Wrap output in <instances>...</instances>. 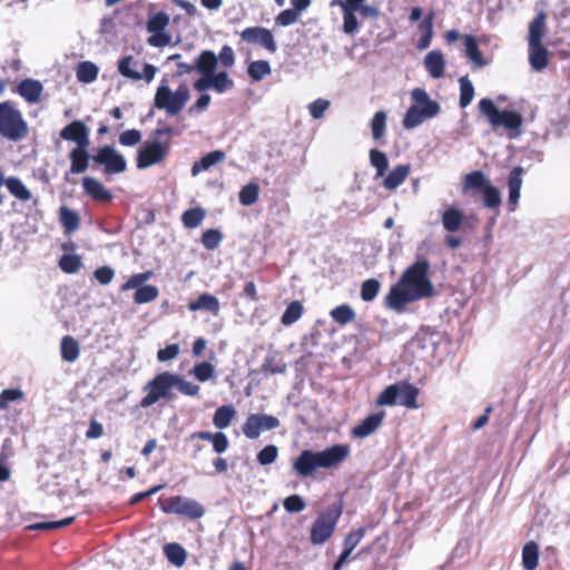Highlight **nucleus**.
Here are the masks:
<instances>
[{
	"mask_svg": "<svg viewBox=\"0 0 570 570\" xmlns=\"http://www.w3.org/2000/svg\"><path fill=\"white\" fill-rule=\"evenodd\" d=\"M98 71L99 69L95 63L90 61L81 62L77 69V79L80 82L90 83L97 79Z\"/></svg>",
	"mask_w": 570,
	"mask_h": 570,
	"instance_id": "39",
	"label": "nucleus"
},
{
	"mask_svg": "<svg viewBox=\"0 0 570 570\" xmlns=\"http://www.w3.org/2000/svg\"><path fill=\"white\" fill-rule=\"evenodd\" d=\"M205 218V212L202 208H191L183 214V223L187 228H195L202 224Z\"/></svg>",
	"mask_w": 570,
	"mask_h": 570,
	"instance_id": "50",
	"label": "nucleus"
},
{
	"mask_svg": "<svg viewBox=\"0 0 570 570\" xmlns=\"http://www.w3.org/2000/svg\"><path fill=\"white\" fill-rule=\"evenodd\" d=\"M190 99V90L183 83L177 89H171L167 78L160 80L154 97V107L165 111L168 116H177L186 107Z\"/></svg>",
	"mask_w": 570,
	"mask_h": 570,
	"instance_id": "3",
	"label": "nucleus"
},
{
	"mask_svg": "<svg viewBox=\"0 0 570 570\" xmlns=\"http://www.w3.org/2000/svg\"><path fill=\"white\" fill-rule=\"evenodd\" d=\"M222 233L217 229H207L202 236V244L209 250L216 249L222 242Z\"/></svg>",
	"mask_w": 570,
	"mask_h": 570,
	"instance_id": "56",
	"label": "nucleus"
},
{
	"mask_svg": "<svg viewBox=\"0 0 570 570\" xmlns=\"http://www.w3.org/2000/svg\"><path fill=\"white\" fill-rule=\"evenodd\" d=\"M419 391L416 387L406 384V383H399L397 384V404L415 409L416 407V397H417Z\"/></svg>",
	"mask_w": 570,
	"mask_h": 570,
	"instance_id": "27",
	"label": "nucleus"
},
{
	"mask_svg": "<svg viewBox=\"0 0 570 570\" xmlns=\"http://www.w3.org/2000/svg\"><path fill=\"white\" fill-rule=\"evenodd\" d=\"M73 520H75L73 517H69V518L62 519L60 521H48V522L35 523V524L29 525L28 528L30 530H55V529H59V528L67 527V525L71 524L73 522Z\"/></svg>",
	"mask_w": 570,
	"mask_h": 570,
	"instance_id": "59",
	"label": "nucleus"
},
{
	"mask_svg": "<svg viewBox=\"0 0 570 570\" xmlns=\"http://www.w3.org/2000/svg\"><path fill=\"white\" fill-rule=\"evenodd\" d=\"M523 173V168L518 166L512 169L508 178L509 203L511 205V212H513L517 208L520 198Z\"/></svg>",
	"mask_w": 570,
	"mask_h": 570,
	"instance_id": "19",
	"label": "nucleus"
},
{
	"mask_svg": "<svg viewBox=\"0 0 570 570\" xmlns=\"http://www.w3.org/2000/svg\"><path fill=\"white\" fill-rule=\"evenodd\" d=\"M151 272L138 273L129 277V279L121 286L122 291H130L145 286L144 284L151 277Z\"/></svg>",
	"mask_w": 570,
	"mask_h": 570,
	"instance_id": "58",
	"label": "nucleus"
},
{
	"mask_svg": "<svg viewBox=\"0 0 570 570\" xmlns=\"http://www.w3.org/2000/svg\"><path fill=\"white\" fill-rule=\"evenodd\" d=\"M167 154V147L160 142L146 144L138 154L137 166L138 168H147L158 164L164 159Z\"/></svg>",
	"mask_w": 570,
	"mask_h": 570,
	"instance_id": "15",
	"label": "nucleus"
},
{
	"mask_svg": "<svg viewBox=\"0 0 570 570\" xmlns=\"http://www.w3.org/2000/svg\"><path fill=\"white\" fill-rule=\"evenodd\" d=\"M89 146L75 147L71 149L69 157L71 161L70 173L81 174L89 165V154L87 151Z\"/></svg>",
	"mask_w": 570,
	"mask_h": 570,
	"instance_id": "25",
	"label": "nucleus"
},
{
	"mask_svg": "<svg viewBox=\"0 0 570 570\" xmlns=\"http://www.w3.org/2000/svg\"><path fill=\"white\" fill-rule=\"evenodd\" d=\"M271 72V65L266 60H256L248 66V75L255 81L263 80L265 77L269 76Z\"/></svg>",
	"mask_w": 570,
	"mask_h": 570,
	"instance_id": "40",
	"label": "nucleus"
},
{
	"mask_svg": "<svg viewBox=\"0 0 570 570\" xmlns=\"http://www.w3.org/2000/svg\"><path fill=\"white\" fill-rule=\"evenodd\" d=\"M483 193V203L488 208H498L501 204V194L498 188L492 186H484Z\"/></svg>",
	"mask_w": 570,
	"mask_h": 570,
	"instance_id": "51",
	"label": "nucleus"
},
{
	"mask_svg": "<svg viewBox=\"0 0 570 570\" xmlns=\"http://www.w3.org/2000/svg\"><path fill=\"white\" fill-rule=\"evenodd\" d=\"M539 562V547L535 542L529 541L522 549V566L525 570H534Z\"/></svg>",
	"mask_w": 570,
	"mask_h": 570,
	"instance_id": "34",
	"label": "nucleus"
},
{
	"mask_svg": "<svg viewBox=\"0 0 570 570\" xmlns=\"http://www.w3.org/2000/svg\"><path fill=\"white\" fill-rule=\"evenodd\" d=\"M479 110L484 115L493 129L503 128L509 131L510 138H515L521 134L523 117L513 110H500L489 98H482L479 101Z\"/></svg>",
	"mask_w": 570,
	"mask_h": 570,
	"instance_id": "4",
	"label": "nucleus"
},
{
	"mask_svg": "<svg viewBox=\"0 0 570 570\" xmlns=\"http://www.w3.org/2000/svg\"><path fill=\"white\" fill-rule=\"evenodd\" d=\"M331 102L327 99L318 98L308 104L307 109L313 119H322L330 108Z\"/></svg>",
	"mask_w": 570,
	"mask_h": 570,
	"instance_id": "53",
	"label": "nucleus"
},
{
	"mask_svg": "<svg viewBox=\"0 0 570 570\" xmlns=\"http://www.w3.org/2000/svg\"><path fill=\"white\" fill-rule=\"evenodd\" d=\"M283 505H284L285 510L289 513H297V512L303 511L306 508L304 500L302 499V497H299L297 494L287 497L284 500Z\"/></svg>",
	"mask_w": 570,
	"mask_h": 570,
	"instance_id": "60",
	"label": "nucleus"
},
{
	"mask_svg": "<svg viewBox=\"0 0 570 570\" xmlns=\"http://www.w3.org/2000/svg\"><path fill=\"white\" fill-rule=\"evenodd\" d=\"M24 393L20 389H6L0 393V411L7 410L12 402L22 401Z\"/></svg>",
	"mask_w": 570,
	"mask_h": 570,
	"instance_id": "49",
	"label": "nucleus"
},
{
	"mask_svg": "<svg viewBox=\"0 0 570 570\" xmlns=\"http://www.w3.org/2000/svg\"><path fill=\"white\" fill-rule=\"evenodd\" d=\"M8 190L18 199L28 202L31 199L32 194L27 186L17 177H9L6 180Z\"/></svg>",
	"mask_w": 570,
	"mask_h": 570,
	"instance_id": "35",
	"label": "nucleus"
},
{
	"mask_svg": "<svg viewBox=\"0 0 570 570\" xmlns=\"http://www.w3.org/2000/svg\"><path fill=\"white\" fill-rule=\"evenodd\" d=\"M413 105L407 109L403 127L405 129H414L419 127L424 120L433 118L440 111V106L436 101L430 99L428 92L422 88H415L411 92Z\"/></svg>",
	"mask_w": 570,
	"mask_h": 570,
	"instance_id": "5",
	"label": "nucleus"
},
{
	"mask_svg": "<svg viewBox=\"0 0 570 570\" xmlns=\"http://www.w3.org/2000/svg\"><path fill=\"white\" fill-rule=\"evenodd\" d=\"M279 420L268 414H250L243 425V433L246 438L257 439L263 432L277 429Z\"/></svg>",
	"mask_w": 570,
	"mask_h": 570,
	"instance_id": "12",
	"label": "nucleus"
},
{
	"mask_svg": "<svg viewBox=\"0 0 570 570\" xmlns=\"http://www.w3.org/2000/svg\"><path fill=\"white\" fill-rule=\"evenodd\" d=\"M489 185L490 183L485 179L481 171H473L465 177L466 188H481L483 190L484 186Z\"/></svg>",
	"mask_w": 570,
	"mask_h": 570,
	"instance_id": "62",
	"label": "nucleus"
},
{
	"mask_svg": "<svg viewBox=\"0 0 570 570\" xmlns=\"http://www.w3.org/2000/svg\"><path fill=\"white\" fill-rule=\"evenodd\" d=\"M165 554L169 562L176 567H181L186 561V551L178 543H168L164 547Z\"/></svg>",
	"mask_w": 570,
	"mask_h": 570,
	"instance_id": "38",
	"label": "nucleus"
},
{
	"mask_svg": "<svg viewBox=\"0 0 570 570\" xmlns=\"http://www.w3.org/2000/svg\"><path fill=\"white\" fill-rule=\"evenodd\" d=\"M546 35V14L539 13L529 27V46L542 45Z\"/></svg>",
	"mask_w": 570,
	"mask_h": 570,
	"instance_id": "29",
	"label": "nucleus"
},
{
	"mask_svg": "<svg viewBox=\"0 0 570 570\" xmlns=\"http://www.w3.org/2000/svg\"><path fill=\"white\" fill-rule=\"evenodd\" d=\"M137 66L138 61L135 60L132 56H127L119 60L118 71L126 78L132 80H145L147 83H150L155 79L158 68L151 63H145L142 72H139L136 70Z\"/></svg>",
	"mask_w": 570,
	"mask_h": 570,
	"instance_id": "11",
	"label": "nucleus"
},
{
	"mask_svg": "<svg viewBox=\"0 0 570 570\" xmlns=\"http://www.w3.org/2000/svg\"><path fill=\"white\" fill-rule=\"evenodd\" d=\"M235 415L236 410L233 405L219 406L214 413L213 423L217 429H227L230 425Z\"/></svg>",
	"mask_w": 570,
	"mask_h": 570,
	"instance_id": "32",
	"label": "nucleus"
},
{
	"mask_svg": "<svg viewBox=\"0 0 570 570\" xmlns=\"http://www.w3.org/2000/svg\"><path fill=\"white\" fill-rule=\"evenodd\" d=\"M226 155L222 150H214L205 155L199 161H196L191 167V175L197 176L203 170H208L214 165L223 161Z\"/></svg>",
	"mask_w": 570,
	"mask_h": 570,
	"instance_id": "28",
	"label": "nucleus"
},
{
	"mask_svg": "<svg viewBox=\"0 0 570 570\" xmlns=\"http://www.w3.org/2000/svg\"><path fill=\"white\" fill-rule=\"evenodd\" d=\"M370 163L373 167L376 169V178L383 177L387 167H389V160L386 155L383 151H380L377 149H371L370 150Z\"/></svg>",
	"mask_w": 570,
	"mask_h": 570,
	"instance_id": "43",
	"label": "nucleus"
},
{
	"mask_svg": "<svg viewBox=\"0 0 570 570\" xmlns=\"http://www.w3.org/2000/svg\"><path fill=\"white\" fill-rule=\"evenodd\" d=\"M218 65L217 55L212 50H204L196 59L195 67L200 75L212 76Z\"/></svg>",
	"mask_w": 570,
	"mask_h": 570,
	"instance_id": "26",
	"label": "nucleus"
},
{
	"mask_svg": "<svg viewBox=\"0 0 570 570\" xmlns=\"http://www.w3.org/2000/svg\"><path fill=\"white\" fill-rule=\"evenodd\" d=\"M215 373V367L208 362H202L194 366L191 370V374L199 381L206 382L210 377H213Z\"/></svg>",
	"mask_w": 570,
	"mask_h": 570,
	"instance_id": "54",
	"label": "nucleus"
},
{
	"mask_svg": "<svg viewBox=\"0 0 570 570\" xmlns=\"http://www.w3.org/2000/svg\"><path fill=\"white\" fill-rule=\"evenodd\" d=\"M212 89L217 94H224L234 88V81L226 71L215 72L210 76Z\"/></svg>",
	"mask_w": 570,
	"mask_h": 570,
	"instance_id": "37",
	"label": "nucleus"
},
{
	"mask_svg": "<svg viewBox=\"0 0 570 570\" xmlns=\"http://www.w3.org/2000/svg\"><path fill=\"white\" fill-rule=\"evenodd\" d=\"M158 505L164 513L179 514L191 520L205 514V508L197 500L183 495L159 499Z\"/></svg>",
	"mask_w": 570,
	"mask_h": 570,
	"instance_id": "8",
	"label": "nucleus"
},
{
	"mask_svg": "<svg viewBox=\"0 0 570 570\" xmlns=\"http://www.w3.org/2000/svg\"><path fill=\"white\" fill-rule=\"evenodd\" d=\"M63 140L76 142V147L89 146L88 128L79 120H75L60 131Z\"/></svg>",
	"mask_w": 570,
	"mask_h": 570,
	"instance_id": "16",
	"label": "nucleus"
},
{
	"mask_svg": "<svg viewBox=\"0 0 570 570\" xmlns=\"http://www.w3.org/2000/svg\"><path fill=\"white\" fill-rule=\"evenodd\" d=\"M28 132V125L21 112L10 102L0 104V135L8 140H21Z\"/></svg>",
	"mask_w": 570,
	"mask_h": 570,
	"instance_id": "6",
	"label": "nucleus"
},
{
	"mask_svg": "<svg viewBox=\"0 0 570 570\" xmlns=\"http://www.w3.org/2000/svg\"><path fill=\"white\" fill-rule=\"evenodd\" d=\"M278 455V450L275 445L265 446L257 455V460L262 465L273 463Z\"/></svg>",
	"mask_w": 570,
	"mask_h": 570,
	"instance_id": "64",
	"label": "nucleus"
},
{
	"mask_svg": "<svg viewBox=\"0 0 570 570\" xmlns=\"http://www.w3.org/2000/svg\"><path fill=\"white\" fill-rule=\"evenodd\" d=\"M529 61L533 70L541 71L548 65V50L542 45L529 46Z\"/></svg>",
	"mask_w": 570,
	"mask_h": 570,
	"instance_id": "30",
	"label": "nucleus"
},
{
	"mask_svg": "<svg viewBox=\"0 0 570 570\" xmlns=\"http://www.w3.org/2000/svg\"><path fill=\"white\" fill-rule=\"evenodd\" d=\"M380 287H381V284L377 279H375V278L366 279L362 284V287H361V298L364 302L373 301L376 297V295L380 291Z\"/></svg>",
	"mask_w": 570,
	"mask_h": 570,
	"instance_id": "52",
	"label": "nucleus"
},
{
	"mask_svg": "<svg viewBox=\"0 0 570 570\" xmlns=\"http://www.w3.org/2000/svg\"><path fill=\"white\" fill-rule=\"evenodd\" d=\"M60 222L66 230V233H72L73 230H76L79 226V217L78 215L67 208V207H61L60 209Z\"/></svg>",
	"mask_w": 570,
	"mask_h": 570,
	"instance_id": "46",
	"label": "nucleus"
},
{
	"mask_svg": "<svg viewBox=\"0 0 570 570\" xmlns=\"http://www.w3.org/2000/svg\"><path fill=\"white\" fill-rule=\"evenodd\" d=\"M147 42L151 47L161 48L171 42V36L167 31L150 32Z\"/></svg>",
	"mask_w": 570,
	"mask_h": 570,
	"instance_id": "63",
	"label": "nucleus"
},
{
	"mask_svg": "<svg viewBox=\"0 0 570 570\" xmlns=\"http://www.w3.org/2000/svg\"><path fill=\"white\" fill-rule=\"evenodd\" d=\"M59 266L66 273H76L81 266V259L78 255L66 254L60 258Z\"/></svg>",
	"mask_w": 570,
	"mask_h": 570,
	"instance_id": "57",
	"label": "nucleus"
},
{
	"mask_svg": "<svg viewBox=\"0 0 570 570\" xmlns=\"http://www.w3.org/2000/svg\"><path fill=\"white\" fill-rule=\"evenodd\" d=\"M459 82H460V106H461V108H465L473 100L474 87L466 76L461 77Z\"/></svg>",
	"mask_w": 570,
	"mask_h": 570,
	"instance_id": "45",
	"label": "nucleus"
},
{
	"mask_svg": "<svg viewBox=\"0 0 570 570\" xmlns=\"http://www.w3.org/2000/svg\"><path fill=\"white\" fill-rule=\"evenodd\" d=\"M397 384L387 386L377 397L379 405H393L397 404Z\"/></svg>",
	"mask_w": 570,
	"mask_h": 570,
	"instance_id": "61",
	"label": "nucleus"
},
{
	"mask_svg": "<svg viewBox=\"0 0 570 570\" xmlns=\"http://www.w3.org/2000/svg\"><path fill=\"white\" fill-rule=\"evenodd\" d=\"M386 112L377 111L371 120V131L374 140H380L384 137L386 131Z\"/></svg>",
	"mask_w": 570,
	"mask_h": 570,
	"instance_id": "41",
	"label": "nucleus"
},
{
	"mask_svg": "<svg viewBox=\"0 0 570 570\" xmlns=\"http://www.w3.org/2000/svg\"><path fill=\"white\" fill-rule=\"evenodd\" d=\"M82 187L85 193L96 200L109 202L112 198L110 190L94 177H85Z\"/></svg>",
	"mask_w": 570,
	"mask_h": 570,
	"instance_id": "21",
	"label": "nucleus"
},
{
	"mask_svg": "<svg viewBox=\"0 0 570 570\" xmlns=\"http://www.w3.org/2000/svg\"><path fill=\"white\" fill-rule=\"evenodd\" d=\"M188 308L191 312L206 311L217 316L220 311V303L216 296L205 293L199 295L196 301L190 302Z\"/></svg>",
	"mask_w": 570,
	"mask_h": 570,
	"instance_id": "22",
	"label": "nucleus"
},
{
	"mask_svg": "<svg viewBox=\"0 0 570 570\" xmlns=\"http://www.w3.org/2000/svg\"><path fill=\"white\" fill-rule=\"evenodd\" d=\"M331 317L340 325H346L356 317L355 311L347 304H342L331 311Z\"/></svg>",
	"mask_w": 570,
	"mask_h": 570,
	"instance_id": "36",
	"label": "nucleus"
},
{
	"mask_svg": "<svg viewBox=\"0 0 570 570\" xmlns=\"http://www.w3.org/2000/svg\"><path fill=\"white\" fill-rule=\"evenodd\" d=\"M350 455V446L335 444L323 451H303L295 460L293 468L301 476H308L317 469H331L337 466Z\"/></svg>",
	"mask_w": 570,
	"mask_h": 570,
	"instance_id": "2",
	"label": "nucleus"
},
{
	"mask_svg": "<svg viewBox=\"0 0 570 570\" xmlns=\"http://www.w3.org/2000/svg\"><path fill=\"white\" fill-rule=\"evenodd\" d=\"M240 37L249 43H258L271 53H275L277 46L273 33L263 27H249L242 31Z\"/></svg>",
	"mask_w": 570,
	"mask_h": 570,
	"instance_id": "14",
	"label": "nucleus"
},
{
	"mask_svg": "<svg viewBox=\"0 0 570 570\" xmlns=\"http://www.w3.org/2000/svg\"><path fill=\"white\" fill-rule=\"evenodd\" d=\"M259 186L256 183L245 185L239 191V202L244 206H250L258 199Z\"/></svg>",
	"mask_w": 570,
	"mask_h": 570,
	"instance_id": "44",
	"label": "nucleus"
},
{
	"mask_svg": "<svg viewBox=\"0 0 570 570\" xmlns=\"http://www.w3.org/2000/svg\"><path fill=\"white\" fill-rule=\"evenodd\" d=\"M61 357L63 361L73 363L79 357L80 346L72 336H63L60 344Z\"/></svg>",
	"mask_w": 570,
	"mask_h": 570,
	"instance_id": "33",
	"label": "nucleus"
},
{
	"mask_svg": "<svg viewBox=\"0 0 570 570\" xmlns=\"http://www.w3.org/2000/svg\"><path fill=\"white\" fill-rule=\"evenodd\" d=\"M174 387H176L180 393L189 396L197 395L199 392V386L176 374L174 380Z\"/></svg>",
	"mask_w": 570,
	"mask_h": 570,
	"instance_id": "55",
	"label": "nucleus"
},
{
	"mask_svg": "<svg viewBox=\"0 0 570 570\" xmlns=\"http://www.w3.org/2000/svg\"><path fill=\"white\" fill-rule=\"evenodd\" d=\"M174 380L175 374L169 372H164L157 375L145 386L147 394L141 400L140 405L142 407H149L157 403L160 399L169 397L170 392L174 389Z\"/></svg>",
	"mask_w": 570,
	"mask_h": 570,
	"instance_id": "10",
	"label": "nucleus"
},
{
	"mask_svg": "<svg viewBox=\"0 0 570 570\" xmlns=\"http://www.w3.org/2000/svg\"><path fill=\"white\" fill-rule=\"evenodd\" d=\"M465 53L470 61L473 63V67H484L487 66V60L482 57L481 51L478 48L476 41L473 36L466 35L463 38Z\"/></svg>",
	"mask_w": 570,
	"mask_h": 570,
	"instance_id": "31",
	"label": "nucleus"
},
{
	"mask_svg": "<svg viewBox=\"0 0 570 570\" xmlns=\"http://www.w3.org/2000/svg\"><path fill=\"white\" fill-rule=\"evenodd\" d=\"M303 315V305L299 301H293L285 309L282 316V324L285 326L297 322Z\"/></svg>",
	"mask_w": 570,
	"mask_h": 570,
	"instance_id": "42",
	"label": "nucleus"
},
{
	"mask_svg": "<svg viewBox=\"0 0 570 570\" xmlns=\"http://www.w3.org/2000/svg\"><path fill=\"white\" fill-rule=\"evenodd\" d=\"M365 2L366 0H344L343 31L345 33L353 35L358 30L356 12L365 18H376L379 16V10Z\"/></svg>",
	"mask_w": 570,
	"mask_h": 570,
	"instance_id": "9",
	"label": "nucleus"
},
{
	"mask_svg": "<svg viewBox=\"0 0 570 570\" xmlns=\"http://www.w3.org/2000/svg\"><path fill=\"white\" fill-rule=\"evenodd\" d=\"M158 294L159 292L156 286L145 285L136 291L134 299L137 304H146L155 301Z\"/></svg>",
	"mask_w": 570,
	"mask_h": 570,
	"instance_id": "48",
	"label": "nucleus"
},
{
	"mask_svg": "<svg viewBox=\"0 0 570 570\" xmlns=\"http://www.w3.org/2000/svg\"><path fill=\"white\" fill-rule=\"evenodd\" d=\"M423 65L425 70L432 78L439 79L444 73V55L440 50H432L425 56Z\"/></svg>",
	"mask_w": 570,
	"mask_h": 570,
	"instance_id": "18",
	"label": "nucleus"
},
{
	"mask_svg": "<svg viewBox=\"0 0 570 570\" xmlns=\"http://www.w3.org/2000/svg\"><path fill=\"white\" fill-rule=\"evenodd\" d=\"M341 514L342 505L340 503H334L323 511L312 525L311 542L313 544L326 542L332 537Z\"/></svg>",
	"mask_w": 570,
	"mask_h": 570,
	"instance_id": "7",
	"label": "nucleus"
},
{
	"mask_svg": "<svg viewBox=\"0 0 570 570\" xmlns=\"http://www.w3.org/2000/svg\"><path fill=\"white\" fill-rule=\"evenodd\" d=\"M95 163L104 165L107 174H119L126 170L125 158L112 147L100 148L94 157Z\"/></svg>",
	"mask_w": 570,
	"mask_h": 570,
	"instance_id": "13",
	"label": "nucleus"
},
{
	"mask_svg": "<svg viewBox=\"0 0 570 570\" xmlns=\"http://www.w3.org/2000/svg\"><path fill=\"white\" fill-rule=\"evenodd\" d=\"M42 90V83L35 79H24L17 87L18 94L29 104H37L40 100Z\"/></svg>",
	"mask_w": 570,
	"mask_h": 570,
	"instance_id": "20",
	"label": "nucleus"
},
{
	"mask_svg": "<svg viewBox=\"0 0 570 570\" xmlns=\"http://www.w3.org/2000/svg\"><path fill=\"white\" fill-rule=\"evenodd\" d=\"M410 173V164L396 166L384 178L383 186L389 190H394L406 180Z\"/></svg>",
	"mask_w": 570,
	"mask_h": 570,
	"instance_id": "23",
	"label": "nucleus"
},
{
	"mask_svg": "<svg viewBox=\"0 0 570 570\" xmlns=\"http://www.w3.org/2000/svg\"><path fill=\"white\" fill-rule=\"evenodd\" d=\"M430 264L419 261L410 266L386 296V304L394 311H401L407 303L422 299L433 294V285L428 277Z\"/></svg>",
	"mask_w": 570,
	"mask_h": 570,
	"instance_id": "1",
	"label": "nucleus"
},
{
	"mask_svg": "<svg viewBox=\"0 0 570 570\" xmlns=\"http://www.w3.org/2000/svg\"><path fill=\"white\" fill-rule=\"evenodd\" d=\"M169 24V16L164 12H158L149 16L147 22L148 32H159L166 31L167 26Z\"/></svg>",
	"mask_w": 570,
	"mask_h": 570,
	"instance_id": "47",
	"label": "nucleus"
},
{
	"mask_svg": "<svg viewBox=\"0 0 570 570\" xmlns=\"http://www.w3.org/2000/svg\"><path fill=\"white\" fill-rule=\"evenodd\" d=\"M442 226L449 233L458 232L464 220L463 213L454 206L448 207L441 215Z\"/></svg>",
	"mask_w": 570,
	"mask_h": 570,
	"instance_id": "24",
	"label": "nucleus"
},
{
	"mask_svg": "<svg viewBox=\"0 0 570 570\" xmlns=\"http://www.w3.org/2000/svg\"><path fill=\"white\" fill-rule=\"evenodd\" d=\"M385 412L380 411L370 414L352 429V435L356 439H365L372 435L382 424Z\"/></svg>",
	"mask_w": 570,
	"mask_h": 570,
	"instance_id": "17",
	"label": "nucleus"
}]
</instances>
